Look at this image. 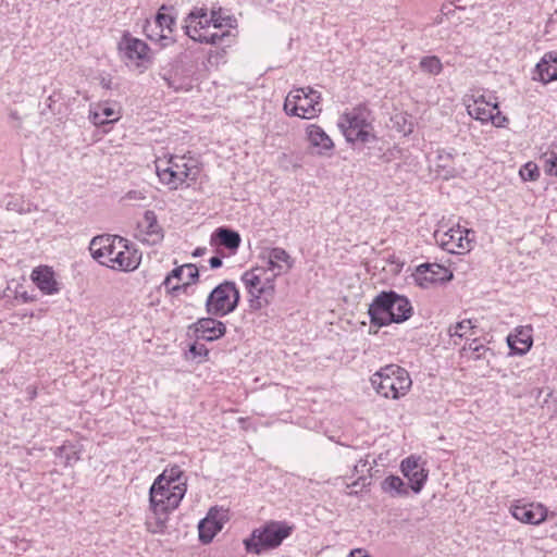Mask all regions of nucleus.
<instances>
[{
    "instance_id": "f257e3e1",
    "label": "nucleus",
    "mask_w": 557,
    "mask_h": 557,
    "mask_svg": "<svg viewBox=\"0 0 557 557\" xmlns=\"http://www.w3.org/2000/svg\"><path fill=\"white\" fill-rule=\"evenodd\" d=\"M186 487L180 485H157L149 490L150 512L146 518V528L150 533L162 534L168 527L169 515L175 510L186 494Z\"/></svg>"
},
{
    "instance_id": "f03ea898",
    "label": "nucleus",
    "mask_w": 557,
    "mask_h": 557,
    "mask_svg": "<svg viewBox=\"0 0 557 557\" xmlns=\"http://www.w3.org/2000/svg\"><path fill=\"white\" fill-rule=\"evenodd\" d=\"M368 313L372 324L385 326L401 323L412 314L410 301L393 290L381 292L369 307Z\"/></svg>"
},
{
    "instance_id": "7ed1b4c3",
    "label": "nucleus",
    "mask_w": 557,
    "mask_h": 557,
    "mask_svg": "<svg viewBox=\"0 0 557 557\" xmlns=\"http://www.w3.org/2000/svg\"><path fill=\"white\" fill-rule=\"evenodd\" d=\"M242 282L249 295L251 310H261L269 306L275 296V274L263 269L262 265L253 267L242 275Z\"/></svg>"
},
{
    "instance_id": "20e7f679",
    "label": "nucleus",
    "mask_w": 557,
    "mask_h": 557,
    "mask_svg": "<svg viewBox=\"0 0 557 557\" xmlns=\"http://www.w3.org/2000/svg\"><path fill=\"white\" fill-rule=\"evenodd\" d=\"M159 180L171 189H177L187 181H196L199 174L197 160L186 156H172L156 161Z\"/></svg>"
},
{
    "instance_id": "39448f33",
    "label": "nucleus",
    "mask_w": 557,
    "mask_h": 557,
    "mask_svg": "<svg viewBox=\"0 0 557 557\" xmlns=\"http://www.w3.org/2000/svg\"><path fill=\"white\" fill-rule=\"evenodd\" d=\"M371 384L385 398L398 399L407 394L412 381L404 368L388 364L371 376Z\"/></svg>"
},
{
    "instance_id": "423d86ee",
    "label": "nucleus",
    "mask_w": 557,
    "mask_h": 557,
    "mask_svg": "<svg viewBox=\"0 0 557 557\" xmlns=\"http://www.w3.org/2000/svg\"><path fill=\"white\" fill-rule=\"evenodd\" d=\"M293 532V527L282 521H270L255 529L248 539L244 540L248 553L260 555L263 550L278 547Z\"/></svg>"
},
{
    "instance_id": "0eeeda50",
    "label": "nucleus",
    "mask_w": 557,
    "mask_h": 557,
    "mask_svg": "<svg viewBox=\"0 0 557 557\" xmlns=\"http://www.w3.org/2000/svg\"><path fill=\"white\" fill-rule=\"evenodd\" d=\"M284 111L290 116L313 119L322 111L321 94L311 87L295 88L285 98Z\"/></svg>"
},
{
    "instance_id": "6e6552de",
    "label": "nucleus",
    "mask_w": 557,
    "mask_h": 557,
    "mask_svg": "<svg viewBox=\"0 0 557 557\" xmlns=\"http://www.w3.org/2000/svg\"><path fill=\"white\" fill-rule=\"evenodd\" d=\"M338 126L349 143L360 141L367 144L375 140L372 125L369 122V113L364 108H354L351 111L343 114Z\"/></svg>"
},
{
    "instance_id": "1a4fd4ad",
    "label": "nucleus",
    "mask_w": 557,
    "mask_h": 557,
    "mask_svg": "<svg viewBox=\"0 0 557 557\" xmlns=\"http://www.w3.org/2000/svg\"><path fill=\"white\" fill-rule=\"evenodd\" d=\"M211 22L206 8H194L185 18V33L194 41L207 45H219L228 32L210 33Z\"/></svg>"
},
{
    "instance_id": "9d476101",
    "label": "nucleus",
    "mask_w": 557,
    "mask_h": 557,
    "mask_svg": "<svg viewBox=\"0 0 557 557\" xmlns=\"http://www.w3.org/2000/svg\"><path fill=\"white\" fill-rule=\"evenodd\" d=\"M239 297V290L235 283L225 281L209 294L206 310L210 315L224 317L237 308Z\"/></svg>"
},
{
    "instance_id": "9b49d317",
    "label": "nucleus",
    "mask_w": 557,
    "mask_h": 557,
    "mask_svg": "<svg viewBox=\"0 0 557 557\" xmlns=\"http://www.w3.org/2000/svg\"><path fill=\"white\" fill-rule=\"evenodd\" d=\"M434 238L444 250L461 255L471 250L474 232L459 225L449 228L441 226L434 232Z\"/></svg>"
},
{
    "instance_id": "f8f14e48",
    "label": "nucleus",
    "mask_w": 557,
    "mask_h": 557,
    "mask_svg": "<svg viewBox=\"0 0 557 557\" xmlns=\"http://www.w3.org/2000/svg\"><path fill=\"white\" fill-rule=\"evenodd\" d=\"M121 58L128 66L140 67L149 61V47L138 38L131 36L128 33L124 34L117 45Z\"/></svg>"
},
{
    "instance_id": "ddd939ff",
    "label": "nucleus",
    "mask_w": 557,
    "mask_h": 557,
    "mask_svg": "<svg viewBox=\"0 0 557 557\" xmlns=\"http://www.w3.org/2000/svg\"><path fill=\"white\" fill-rule=\"evenodd\" d=\"M117 244L119 249L115 257L110 259L112 263L109 268L124 272L136 270L141 262V252L124 237L117 239Z\"/></svg>"
},
{
    "instance_id": "4468645a",
    "label": "nucleus",
    "mask_w": 557,
    "mask_h": 557,
    "mask_svg": "<svg viewBox=\"0 0 557 557\" xmlns=\"http://www.w3.org/2000/svg\"><path fill=\"white\" fill-rule=\"evenodd\" d=\"M122 238L117 235H100L96 236L91 239L89 245V250L95 260H97L100 264L109 268L110 259L115 257V253L120 246L117 244V239Z\"/></svg>"
},
{
    "instance_id": "2eb2a0df",
    "label": "nucleus",
    "mask_w": 557,
    "mask_h": 557,
    "mask_svg": "<svg viewBox=\"0 0 557 557\" xmlns=\"http://www.w3.org/2000/svg\"><path fill=\"white\" fill-rule=\"evenodd\" d=\"M136 237L149 246H154L162 242L164 234L154 211H145L143 220L138 222Z\"/></svg>"
},
{
    "instance_id": "dca6fc26",
    "label": "nucleus",
    "mask_w": 557,
    "mask_h": 557,
    "mask_svg": "<svg viewBox=\"0 0 557 557\" xmlns=\"http://www.w3.org/2000/svg\"><path fill=\"white\" fill-rule=\"evenodd\" d=\"M413 277L419 286L428 288L431 284L449 281L453 274L441 264L424 263L417 268Z\"/></svg>"
},
{
    "instance_id": "f3484780",
    "label": "nucleus",
    "mask_w": 557,
    "mask_h": 557,
    "mask_svg": "<svg viewBox=\"0 0 557 557\" xmlns=\"http://www.w3.org/2000/svg\"><path fill=\"white\" fill-rule=\"evenodd\" d=\"M189 329L194 331L197 339L206 342L219 339L226 333V325L211 317L198 319Z\"/></svg>"
},
{
    "instance_id": "a211bd4d",
    "label": "nucleus",
    "mask_w": 557,
    "mask_h": 557,
    "mask_svg": "<svg viewBox=\"0 0 557 557\" xmlns=\"http://www.w3.org/2000/svg\"><path fill=\"white\" fill-rule=\"evenodd\" d=\"M515 519L529 524H540L547 516L546 508L541 504H517L510 509Z\"/></svg>"
},
{
    "instance_id": "6ab92c4d",
    "label": "nucleus",
    "mask_w": 557,
    "mask_h": 557,
    "mask_svg": "<svg viewBox=\"0 0 557 557\" xmlns=\"http://www.w3.org/2000/svg\"><path fill=\"white\" fill-rule=\"evenodd\" d=\"M224 513L221 510L211 508L205 519L199 522V540L203 544H209L215 534L222 530Z\"/></svg>"
},
{
    "instance_id": "aec40b11",
    "label": "nucleus",
    "mask_w": 557,
    "mask_h": 557,
    "mask_svg": "<svg viewBox=\"0 0 557 557\" xmlns=\"http://www.w3.org/2000/svg\"><path fill=\"white\" fill-rule=\"evenodd\" d=\"M401 471L409 480L410 487L414 493H420L428 479V471L413 457L401 461Z\"/></svg>"
},
{
    "instance_id": "412c9836",
    "label": "nucleus",
    "mask_w": 557,
    "mask_h": 557,
    "mask_svg": "<svg viewBox=\"0 0 557 557\" xmlns=\"http://www.w3.org/2000/svg\"><path fill=\"white\" fill-rule=\"evenodd\" d=\"M533 329L531 325L518 326L513 334H509L507 343L510 349L520 356L527 354L533 344Z\"/></svg>"
},
{
    "instance_id": "4be33fe9",
    "label": "nucleus",
    "mask_w": 557,
    "mask_h": 557,
    "mask_svg": "<svg viewBox=\"0 0 557 557\" xmlns=\"http://www.w3.org/2000/svg\"><path fill=\"white\" fill-rule=\"evenodd\" d=\"M534 79L547 84L557 79V50L546 52L535 66Z\"/></svg>"
},
{
    "instance_id": "5701e85b",
    "label": "nucleus",
    "mask_w": 557,
    "mask_h": 557,
    "mask_svg": "<svg viewBox=\"0 0 557 557\" xmlns=\"http://www.w3.org/2000/svg\"><path fill=\"white\" fill-rule=\"evenodd\" d=\"M292 267L293 259L289 253L281 247H274L269 251L267 265L262 268L269 270L270 273L275 274L276 278L283 272L292 269Z\"/></svg>"
},
{
    "instance_id": "b1692460",
    "label": "nucleus",
    "mask_w": 557,
    "mask_h": 557,
    "mask_svg": "<svg viewBox=\"0 0 557 557\" xmlns=\"http://www.w3.org/2000/svg\"><path fill=\"white\" fill-rule=\"evenodd\" d=\"M32 280L37 287L47 295H53L59 292V284L54 278V273L49 267H38L32 273Z\"/></svg>"
},
{
    "instance_id": "393cba45",
    "label": "nucleus",
    "mask_w": 557,
    "mask_h": 557,
    "mask_svg": "<svg viewBox=\"0 0 557 557\" xmlns=\"http://www.w3.org/2000/svg\"><path fill=\"white\" fill-rule=\"evenodd\" d=\"M434 164L437 175L445 180L455 177L458 174V170L455 166L454 153L450 151L438 150Z\"/></svg>"
},
{
    "instance_id": "a878e982",
    "label": "nucleus",
    "mask_w": 557,
    "mask_h": 557,
    "mask_svg": "<svg viewBox=\"0 0 557 557\" xmlns=\"http://www.w3.org/2000/svg\"><path fill=\"white\" fill-rule=\"evenodd\" d=\"M307 136L310 145L320 153L329 151L334 147L330 136L318 125L311 124L307 127Z\"/></svg>"
},
{
    "instance_id": "bb28decb",
    "label": "nucleus",
    "mask_w": 557,
    "mask_h": 557,
    "mask_svg": "<svg viewBox=\"0 0 557 557\" xmlns=\"http://www.w3.org/2000/svg\"><path fill=\"white\" fill-rule=\"evenodd\" d=\"M154 483L157 485L165 484L166 486L171 485H180L182 487H186V479L184 476V472L178 466H173L169 469H165L156 480Z\"/></svg>"
},
{
    "instance_id": "cd10ccee",
    "label": "nucleus",
    "mask_w": 557,
    "mask_h": 557,
    "mask_svg": "<svg viewBox=\"0 0 557 557\" xmlns=\"http://www.w3.org/2000/svg\"><path fill=\"white\" fill-rule=\"evenodd\" d=\"M213 238L230 250H236L240 245V235L236 231L227 227L216 228L213 233Z\"/></svg>"
},
{
    "instance_id": "c85d7f7f",
    "label": "nucleus",
    "mask_w": 557,
    "mask_h": 557,
    "mask_svg": "<svg viewBox=\"0 0 557 557\" xmlns=\"http://www.w3.org/2000/svg\"><path fill=\"white\" fill-rule=\"evenodd\" d=\"M382 490L392 497L408 495V488L399 476L388 475L382 482Z\"/></svg>"
},
{
    "instance_id": "c756f323",
    "label": "nucleus",
    "mask_w": 557,
    "mask_h": 557,
    "mask_svg": "<svg viewBox=\"0 0 557 557\" xmlns=\"http://www.w3.org/2000/svg\"><path fill=\"white\" fill-rule=\"evenodd\" d=\"M465 104L469 115L483 123L488 122V119H492L493 111L496 110L493 109V104L476 106L470 103V100H465Z\"/></svg>"
},
{
    "instance_id": "7c9ffc66",
    "label": "nucleus",
    "mask_w": 557,
    "mask_h": 557,
    "mask_svg": "<svg viewBox=\"0 0 557 557\" xmlns=\"http://www.w3.org/2000/svg\"><path fill=\"white\" fill-rule=\"evenodd\" d=\"M165 9L166 8L164 5L161 7L160 11L158 12V14L156 16L154 23H156V26L159 27L161 30L160 39L170 41L171 38L164 34V30H168L170 34L172 33V27L175 25V18L170 14H165L163 12Z\"/></svg>"
},
{
    "instance_id": "2f4dec72",
    "label": "nucleus",
    "mask_w": 557,
    "mask_h": 557,
    "mask_svg": "<svg viewBox=\"0 0 557 557\" xmlns=\"http://www.w3.org/2000/svg\"><path fill=\"white\" fill-rule=\"evenodd\" d=\"M89 120L97 126L119 120L117 113L109 107H101L99 111H90Z\"/></svg>"
},
{
    "instance_id": "473e14b6",
    "label": "nucleus",
    "mask_w": 557,
    "mask_h": 557,
    "mask_svg": "<svg viewBox=\"0 0 557 557\" xmlns=\"http://www.w3.org/2000/svg\"><path fill=\"white\" fill-rule=\"evenodd\" d=\"M184 272H185V264L173 269L166 275V277L163 281V286L166 288V290L169 293L174 294V293H176V292H178L181 289H186L187 288V286L189 285L190 282L184 283L182 285H172V280L176 278V280L181 281Z\"/></svg>"
},
{
    "instance_id": "72a5a7b5",
    "label": "nucleus",
    "mask_w": 557,
    "mask_h": 557,
    "mask_svg": "<svg viewBox=\"0 0 557 557\" xmlns=\"http://www.w3.org/2000/svg\"><path fill=\"white\" fill-rule=\"evenodd\" d=\"M465 100H470V103H475L476 106L493 104V109L498 108L497 98L492 94L485 95L480 91H474L466 96Z\"/></svg>"
},
{
    "instance_id": "f704fd0d",
    "label": "nucleus",
    "mask_w": 557,
    "mask_h": 557,
    "mask_svg": "<svg viewBox=\"0 0 557 557\" xmlns=\"http://www.w3.org/2000/svg\"><path fill=\"white\" fill-rule=\"evenodd\" d=\"M209 18L212 27L216 29H221L222 27H233V23L235 22L231 16H222L221 8L218 10L212 9Z\"/></svg>"
},
{
    "instance_id": "c9c22d12",
    "label": "nucleus",
    "mask_w": 557,
    "mask_h": 557,
    "mask_svg": "<svg viewBox=\"0 0 557 557\" xmlns=\"http://www.w3.org/2000/svg\"><path fill=\"white\" fill-rule=\"evenodd\" d=\"M420 67L422 71L433 75L440 74L443 69L440 59L434 55L422 58L420 61Z\"/></svg>"
},
{
    "instance_id": "e433bc0d",
    "label": "nucleus",
    "mask_w": 557,
    "mask_h": 557,
    "mask_svg": "<svg viewBox=\"0 0 557 557\" xmlns=\"http://www.w3.org/2000/svg\"><path fill=\"white\" fill-rule=\"evenodd\" d=\"M472 327L473 325L471 320H462L460 322H457L455 325L450 326L448 333L450 336L462 337L466 335L467 330H470Z\"/></svg>"
},
{
    "instance_id": "4c0bfd02",
    "label": "nucleus",
    "mask_w": 557,
    "mask_h": 557,
    "mask_svg": "<svg viewBox=\"0 0 557 557\" xmlns=\"http://www.w3.org/2000/svg\"><path fill=\"white\" fill-rule=\"evenodd\" d=\"M519 174L523 181H535L539 176V170L534 163L529 162L520 169Z\"/></svg>"
},
{
    "instance_id": "58836bf2",
    "label": "nucleus",
    "mask_w": 557,
    "mask_h": 557,
    "mask_svg": "<svg viewBox=\"0 0 557 557\" xmlns=\"http://www.w3.org/2000/svg\"><path fill=\"white\" fill-rule=\"evenodd\" d=\"M201 339H197L189 346V354L193 358H205L208 356L209 350L205 344L200 343Z\"/></svg>"
},
{
    "instance_id": "ea45409f",
    "label": "nucleus",
    "mask_w": 557,
    "mask_h": 557,
    "mask_svg": "<svg viewBox=\"0 0 557 557\" xmlns=\"http://www.w3.org/2000/svg\"><path fill=\"white\" fill-rule=\"evenodd\" d=\"M545 170L549 175L557 176V156L554 152L544 156Z\"/></svg>"
},
{
    "instance_id": "a19ab883",
    "label": "nucleus",
    "mask_w": 557,
    "mask_h": 557,
    "mask_svg": "<svg viewBox=\"0 0 557 557\" xmlns=\"http://www.w3.org/2000/svg\"><path fill=\"white\" fill-rule=\"evenodd\" d=\"M488 122H492L496 127H503L508 123V119L497 109L493 111L492 119H488Z\"/></svg>"
},
{
    "instance_id": "79ce46f5",
    "label": "nucleus",
    "mask_w": 557,
    "mask_h": 557,
    "mask_svg": "<svg viewBox=\"0 0 557 557\" xmlns=\"http://www.w3.org/2000/svg\"><path fill=\"white\" fill-rule=\"evenodd\" d=\"M185 271H187V277L191 283H195L199 277V270L193 263L185 264Z\"/></svg>"
},
{
    "instance_id": "37998d69",
    "label": "nucleus",
    "mask_w": 557,
    "mask_h": 557,
    "mask_svg": "<svg viewBox=\"0 0 557 557\" xmlns=\"http://www.w3.org/2000/svg\"><path fill=\"white\" fill-rule=\"evenodd\" d=\"M209 264H210V267L212 269H218V268H220L222 265V259L220 257H216V256L211 257L209 259Z\"/></svg>"
},
{
    "instance_id": "c03bdc74",
    "label": "nucleus",
    "mask_w": 557,
    "mask_h": 557,
    "mask_svg": "<svg viewBox=\"0 0 557 557\" xmlns=\"http://www.w3.org/2000/svg\"><path fill=\"white\" fill-rule=\"evenodd\" d=\"M348 557H369V556L366 554L364 549L356 548L349 553Z\"/></svg>"
},
{
    "instance_id": "a18cd8bd",
    "label": "nucleus",
    "mask_w": 557,
    "mask_h": 557,
    "mask_svg": "<svg viewBox=\"0 0 557 557\" xmlns=\"http://www.w3.org/2000/svg\"><path fill=\"white\" fill-rule=\"evenodd\" d=\"M26 393L28 395V399L33 400L37 396V388L35 386H33V385H29V386L26 387Z\"/></svg>"
},
{
    "instance_id": "49530a36",
    "label": "nucleus",
    "mask_w": 557,
    "mask_h": 557,
    "mask_svg": "<svg viewBox=\"0 0 557 557\" xmlns=\"http://www.w3.org/2000/svg\"><path fill=\"white\" fill-rule=\"evenodd\" d=\"M205 251H206V248H197V249L194 251L193 256H194V257H200V256H202V255L205 253Z\"/></svg>"
},
{
    "instance_id": "de8ad7c7",
    "label": "nucleus",
    "mask_w": 557,
    "mask_h": 557,
    "mask_svg": "<svg viewBox=\"0 0 557 557\" xmlns=\"http://www.w3.org/2000/svg\"><path fill=\"white\" fill-rule=\"evenodd\" d=\"M481 348H483V346L475 345L474 347H472V344H470V349H472L473 351H479Z\"/></svg>"
},
{
    "instance_id": "09e8293b",
    "label": "nucleus",
    "mask_w": 557,
    "mask_h": 557,
    "mask_svg": "<svg viewBox=\"0 0 557 557\" xmlns=\"http://www.w3.org/2000/svg\"><path fill=\"white\" fill-rule=\"evenodd\" d=\"M136 194H137V191H129V193L127 194V197H128L129 199H135V198H136Z\"/></svg>"
},
{
    "instance_id": "8fccbe9b",
    "label": "nucleus",
    "mask_w": 557,
    "mask_h": 557,
    "mask_svg": "<svg viewBox=\"0 0 557 557\" xmlns=\"http://www.w3.org/2000/svg\"><path fill=\"white\" fill-rule=\"evenodd\" d=\"M47 101H48V107L51 109V106H52V103L54 102V100H53L52 96H49V97H48V99H47Z\"/></svg>"
},
{
    "instance_id": "3c124183",
    "label": "nucleus",
    "mask_w": 557,
    "mask_h": 557,
    "mask_svg": "<svg viewBox=\"0 0 557 557\" xmlns=\"http://www.w3.org/2000/svg\"><path fill=\"white\" fill-rule=\"evenodd\" d=\"M163 79L165 81L168 87H170V88L173 87V83L169 78L164 77Z\"/></svg>"
},
{
    "instance_id": "603ef678",
    "label": "nucleus",
    "mask_w": 557,
    "mask_h": 557,
    "mask_svg": "<svg viewBox=\"0 0 557 557\" xmlns=\"http://www.w3.org/2000/svg\"><path fill=\"white\" fill-rule=\"evenodd\" d=\"M58 450L60 454H63L66 450V447L65 446L59 447Z\"/></svg>"
},
{
    "instance_id": "864d4df0",
    "label": "nucleus",
    "mask_w": 557,
    "mask_h": 557,
    "mask_svg": "<svg viewBox=\"0 0 557 557\" xmlns=\"http://www.w3.org/2000/svg\"><path fill=\"white\" fill-rule=\"evenodd\" d=\"M66 465L70 463V457L66 455V461H65Z\"/></svg>"
}]
</instances>
